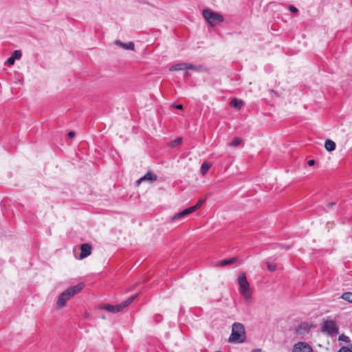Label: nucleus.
<instances>
[{"label":"nucleus","instance_id":"nucleus-1","mask_svg":"<svg viewBox=\"0 0 352 352\" xmlns=\"http://www.w3.org/2000/svg\"><path fill=\"white\" fill-rule=\"evenodd\" d=\"M84 283H81L75 286L67 288L62 292L58 297L56 306L58 309H60L65 306L66 302L72 297L78 294L84 287Z\"/></svg>","mask_w":352,"mask_h":352},{"label":"nucleus","instance_id":"nucleus-2","mask_svg":"<svg viewBox=\"0 0 352 352\" xmlns=\"http://www.w3.org/2000/svg\"><path fill=\"white\" fill-rule=\"evenodd\" d=\"M245 338L244 326L241 323L234 322L232 326V333L229 337V342L242 343L245 340Z\"/></svg>","mask_w":352,"mask_h":352},{"label":"nucleus","instance_id":"nucleus-3","mask_svg":"<svg viewBox=\"0 0 352 352\" xmlns=\"http://www.w3.org/2000/svg\"><path fill=\"white\" fill-rule=\"evenodd\" d=\"M203 16L211 26H214L224 20L222 15L210 9L203 10Z\"/></svg>","mask_w":352,"mask_h":352},{"label":"nucleus","instance_id":"nucleus-4","mask_svg":"<svg viewBox=\"0 0 352 352\" xmlns=\"http://www.w3.org/2000/svg\"><path fill=\"white\" fill-rule=\"evenodd\" d=\"M136 295L132 296L129 298H128L126 300L122 302L121 303L116 305H112L110 304H106L104 305L102 307V309L111 312V313H118L121 311L122 309H124L125 307L129 306L135 298Z\"/></svg>","mask_w":352,"mask_h":352},{"label":"nucleus","instance_id":"nucleus-5","mask_svg":"<svg viewBox=\"0 0 352 352\" xmlns=\"http://www.w3.org/2000/svg\"><path fill=\"white\" fill-rule=\"evenodd\" d=\"M238 283L240 286V291L244 299L249 301L251 299V294L249 291L250 285L247 280L246 276L244 273L239 274L238 277Z\"/></svg>","mask_w":352,"mask_h":352},{"label":"nucleus","instance_id":"nucleus-6","mask_svg":"<svg viewBox=\"0 0 352 352\" xmlns=\"http://www.w3.org/2000/svg\"><path fill=\"white\" fill-rule=\"evenodd\" d=\"M322 330L326 331L329 335L338 334V327L333 320H327L323 323Z\"/></svg>","mask_w":352,"mask_h":352},{"label":"nucleus","instance_id":"nucleus-7","mask_svg":"<svg viewBox=\"0 0 352 352\" xmlns=\"http://www.w3.org/2000/svg\"><path fill=\"white\" fill-rule=\"evenodd\" d=\"M293 352H314V351L309 344L299 342L294 344Z\"/></svg>","mask_w":352,"mask_h":352},{"label":"nucleus","instance_id":"nucleus-8","mask_svg":"<svg viewBox=\"0 0 352 352\" xmlns=\"http://www.w3.org/2000/svg\"><path fill=\"white\" fill-rule=\"evenodd\" d=\"M80 259H83L91 253V246L89 243H83L80 246Z\"/></svg>","mask_w":352,"mask_h":352},{"label":"nucleus","instance_id":"nucleus-9","mask_svg":"<svg viewBox=\"0 0 352 352\" xmlns=\"http://www.w3.org/2000/svg\"><path fill=\"white\" fill-rule=\"evenodd\" d=\"M157 179V176L156 174L153 173L151 171L147 172L143 177H140L138 181V184H140L142 182L148 181L149 182H153L156 181Z\"/></svg>","mask_w":352,"mask_h":352},{"label":"nucleus","instance_id":"nucleus-10","mask_svg":"<svg viewBox=\"0 0 352 352\" xmlns=\"http://www.w3.org/2000/svg\"><path fill=\"white\" fill-rule=\"evenodd\" d=\"M310 328H311V327L308 323L303 322V323H301L300 324H299L296 328V331L297 333H298L300 335H305V334L309 333Z\"/></svg>","mask_w":352,"mask_h":352},{"label":"nucleus","instance_id":"nucleus-11","mask_svg":"<svg viewBox=\"0 0 352 352\" xmlns=\"http://www.w3.org/2000/svg\"><path fill=\"white\" fill-rule=\"evenodd\" d=\"M114 43L116 45L120 46L121 47L125 50H134V43L133 42H129L127 43H122L120 40L115 41Z\"/></svg>","mask_w":352,"mask_h":352},{"label":"nucleus","instance_id":"nucleus-12","mask_svg":"<svg viewBox=\"0 0 352 352\" xmlns=\"http://www.w3.org/2000/svg\"><path fill=\"white\" fill-rule=\"evenodd\" d=\"M243 105V102L241 100L234 98L230 102V106L238 110H239Z\"/></svg>","mask_w":352,"mask_h":352},{"label":"nucleus","instance_id":"nucleus-13","mask_svg":"<svg viewBox=\"0 0 352 352\" xmlns=\"http://www.w3.org/2000/svg\"><path fill=\"white\" fill-rule=\"evenodd\" d=\"M324 147L328 151H333L336 149V144L331 140H327L324 143Z\"/></svg>","mask_w":352,"mask_h":352},{"label":"nucleus","instance_id":"nucleus-14","mask_svg":"<svg viewBox=\"0 0 352 352\" xmlns=\"http://www.w3.org/2000/svg\"><path fill=\"white\" fill-rule=\"evenodd\" d=\"M235 261H236V257H232V258H230L228 259H224V260H222L221 261H220L219 263H218V264L217 265V266H224V265H231V264L234 263L235 262Z\"/></svg>","mask_w":352,"mask_h":352},{"label":"nucleus","instance_id":"nucleus-15","mask_svg":"<svg viewBox=\"0 0 352 352\" xmlns=\"http://www.w3.org/2000/svg\"><path fill=\"white\" fill-rule=\"evenodd\" d=\"M170 71L185 70V63H177L170 67Z\"/></svg>","mask_w":352,"mask_h":352},{"label":"nucleus","instance_id":"nucleus-16","mask_svg":"<svg viewBox=\"0 0 352 352\" xmlns=\"http://www.w3.org/2000/svg\"><path fill=\"white\" fill-rule=\"evenodd\" d=\"M210 167H211V164L210 163L204 162L201 164V170H200L201 174L202 175H206V173L208 172V170H209V168Z\"/></svg>","mask_w":352,"mask_h":352},{"label":"nucleus","instance_id":"nucleus-17","mask_svg":"<svg viewBox=\"0 0 352 352\" xmlns=\"http://www.w3.org/2000/svg\"><path fill=\"white\" fill-rule=\"evenodd\" d=\"M186 217V214H185V212H184V210L175 214V215H173L172 217H171V220L172 221H177V220H179L184 217Z\"/></svg>","mask_w":352,"mask_h":352},{"label":"nucleus","instance_id":"nucleus-18","mask_svg":"<svg viewBox=\"0 0 352 352\" xmlns=\"http://www.w3.org/2000/svg\"><path fill=\"white\" fill-rule=\"evenodd\" d=\"M341 298L352 303V292H345L341 296Z\"/></svg>","mask_w":352,"mask_h":352},{"label":"nucleus","instance_id":"nucleus-19","mask_svg":"<svg viewBox=\"0 0 352 352\" xmlns=\"http://www.w3.org/2000/svg\"><path fill=\"white\" fill-rule=\"evenodd\" d=\"M201 69V66H195L192 64L185 63V69H190L195 71H200Z\"/></svg>","mask_w":352,"mask_h":352},{"label":"nucleus","instance_id":"nucleus-20","mask_svg":"<svg viewBox=\"0 0 352 352\" xmlns=\"http://www.w3.org/2000/svg\"><path fill=\"white\" fill-rule=\"evenodd\" d=\"M183 210H184V212H185V214L187 216L188 214H190L194 212L195 211H196L197 210V207L191 206V207L186 208V209H184Z\"/></svg>","mask_w":352,"mask_h":352},{"label":"nucleus","instance_id":"nucleus-21","mask_svg":"<svg viewBox=\"0 0 352 352\" xmlns=\"http://www.w3.org/2000/svg\"><path fill=\"white\" fill-rule=\"evenodd\" d=\"M241 142V139L239 138H234L230 143V145L232 146H236L239 145Z\"/></svg>","mask_w":352,"mask_h":352},{"label":"nucleus","instance_id":"nucleus-22","mask_svg":"<svg viewBox=\"0 0 352 352\" xmlns=\"http://www.w3.org/2000/svg\"><path fill=\"white\" fill-rule=\"evenodd\" d=\"M22 56V53L21 50H15L13 54H12V56L16 60V59H20Z\"/></svg>","mask_w":352,"mask_h":352},{"label":"nucleus","instance_id":"nucleus-23","mask_svg":"<svg viewBox=\"0 0 352 352\" xmlns=\"http://www.w3.org/2000/svg\"><path fill=\"white\" fill-rule=\"evenodd\" d=\"M338 352H352V344L350 347L342 346Z\"/></svg>","mask_w":352,"mask_h":352},{"label":"nucleus","instance_id":"nucleus-24","mask_svg":"<svg viewBox=\"0 0 352 352\" xmlns=\"http://www.w3.org/2000/svg\"><path fill=\"white\" fill-rule=\"evenodd\" d=\"M182 139L181 138H176L173 142H171V146H175L176 145H179L182 143Z\"/></svg>","mask_w":352,"mask_h":352},{"label":"nucleus","instance_id":"nucleus-25","mask_svg":"<svg viewBox=\"0 0 352 352\" xmlns=\"http://www.w3.org/2000/svg\"><path fill=\"white\" fill-rule=\"evenodd\" d=\"M339 340H342L344 342H349V338L344 334H342L339 337Z\"/></svg>","mask_w":352,"mask_h":352},{"label":"nucleus","instance_id":"nucleus-26","mask_svg":"<svg viewBox=\"0 0 352 352\" xmlns=\"http://www.w3.org/2000/svg\"><path fill=\"white\" fill-rule=\"evenodd\" d=\"M267 268L270 272L276 270V266L275 264L267 263Z\"/></svg>","mask_w":352,"mask_h":352},{"label":"nucleus","instance_id":"nucleus-27","mask_svg":"<svg viewBox=\"0 0 352 352\" xmlns=\"http://www.w3.org/2000/svg\"><path fill=\"white\" fill-rule=\"evenodd\" d=\"M204 201H205L204 199L199 200L198 202L192 207H197V210L198 208H199L201 206V205L204 204Z\"/></svg>","mask_w":352,"mask_h":352},{"label":"nucleus","instance_id":"nucleus-28","mask_svg":"<svg viewBox=\"0 0 352 352\" xmlns=\"http://www.w3.org/2000/svg\"><path fill=\"white\" fill-rule=\"evenodd\" d=\"M14 61H15V59L13 58V56H11L7 60V64L9 65H12L14 63Z\"/></svg>","mask_w":352,"mask_h":352},{"label":"nucleus","instance_id":"nucleus-29","mask_svg":"<svg viewBox=\"0 0 352 352\" xmlns=\"http://www.w3.org/2000/svg\"><path fill=\"white\" fill-rule=\"evenodd\" d=\"M289 10L292 12H294V13H296L298 12V9L294 6H289Z\"/></svg>","mask_w":352,"mask_h":352},{"label":"nucleus","instance_id":"nucleus-30","mask_svg":"<svg viewBox=\"0 0 352 352\" xmlns=\"http://www.w3.org/2000/svg\"><path fill=\"white\" fill-rule=\"evenodd\" d=\"M76 133L74 131H70L68 133L67 136L69 138H72L75 136Z\"/></svg>","mask_w":352,"mask_h":352},{"label":"nucleus","instance_id":"nucleus-31","mask_svg":"<svg viewBox=\"0 0 352 352\" xmlns=\"http://www.w3.org/2000/svg\"><path fill=\"white\" fill-rule=\"evenodd\" d=\"M174 107L175 109H179V110H182L184 108L182 104H175V105H174Z\"/></svg>","mask_w":352,"mask_h":352},{"label":"nucleus","instance_id":"nucleus-32","mask_svg":"<svg viewBox=\"0 0 352 352\" xmlns=\"http://www.w3.org/2000/svg\"><path fill=\"white\" fill-rule=\"evenodd\" d=\"M315 164V161L314 160H309L307 164L311 166Z\"/></svg>","mask_w":352,"mask_h":352},{"label":"nucleus","instance_id":"nucleus-33","mask_svg":"<svg viewBox=\"0 0 352 352\" xmlns=\"http://www.w3.org/2000/svg\"><path fill=\"white\" fill-rule=\"evenodd\" d=\"M334 204H335V203H334V202H331V203H329V204H327V206H328V207H331V206H333Z\"/></svg>","mask_w":352,"mask_h":352},{"label":"nucleus","instance_id":"nucleus-34","mask_svg":"<svg viewBox=\"0 0 352 352\" xmlns=\"http://www.w3.org/2000/svg\"><path fill=\"white\" fill-rule=\"evenodd\" d=\"M252 352H262V351H261V349H258L254 350Z\"/></svg>","mask_w":352,"mask_h":352}]
</instances>
